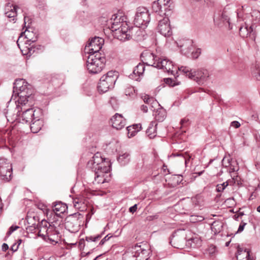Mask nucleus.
I'll use <instances>...</instances> for the list:
<instances>
[{
    "label": "nucleus",
    "instance_id": "obj_1",
    "mask_svg": "<svg viewBox=\"0 0 260 260\" xmlns=\"http://www.w3.org/2000/svg\"><path fill=\"white\" fill-rule=\"evenodd\" d=\"M149 249L145 244H136L129 247L123 254V260H147Z\"/></svg>",
    "mask_w": 260,
    "mask_h": 260
},
{
    "label": "nucleus",
    "instance_id": "obj_2",
    "mask_svg": "<svg viewBox=\"0 0 260 260\" xmlns=\"http://www.w3.org/2000/svg\"><path fill=\"white\" fill-rule=\"evenodd\" d=\"M199 241L197 237L187 238L186 232L184 230H178L172 235L170 240V244L175 248H183L186 245L192 247L193 244L197 243Z\"/></svg>",
    "mask_w": 260,
    "mask_h": 260
},
{
    "label": "nucleus",
    "instance_id": "obj_3",
    "mask_svg": "<svg viewBox=\"0 0 260 260\" xmlns=\"http://www.w3.org/2000/svg\"><path fill=\"white\" fill-rule=\"evenodd\" d=\"M87 166L95 173H108L110 169L109 160L103 158L99 153H95L92 159L88 161Z\"/></svg>",
    "mask_w": 260,
    "mask_h": 260
},
{
    "label": "nucleus",
    "instance_id": "obj_4",
    "mask_svg": "<svg viewBox=\"0 0 260 260\" xmlns=\"http://www.w3.org/2000/svg\"><path fill=\"white\" fill-rule=\"evenodd\" d=\"M119 20L120 18L118 19L117 16H115L114 19V22L112 26L113 35L121 41H124L129 40L132 37V29L128 28L126 22L123 21V19H122L120 26L118 27V20Z\"/></svg>",
    "mask_w": 260,
    "mask_h": 260
},
{
    "label": "nucleus",
    "instance_id": "obj_5",
    "mask_svg": "<svg viewBox=\"0 0 260 260\" xmlns=\"http://www.w3.org/2000/svg\"><path fill=\"white\" fill-rule=\"evenodd\" d=\"M105 58L100 53L90 54L86 61L87 70L90 73L96 74L101 72L104 67Z\"/></svg>",
    "mask_w": 260,
    "mask_h": 260
},
{
    "label": "nucleus",
    "instance_id": "obj_6",
    "mask_svg": "<svg viewBox=\"0 0 260 260\" xmlns=\"http://www.w3.org/2000/svg\"><path fill=\"white\" fill-rule=\"evenodd\" d=\"M119 76V73L115 71H109L100 79L98 88L100 92H105L114 85Z\"/></svg>",
    "mask_w": 260,
    "mask_h": 260
},
{
    "label": "nucleus",
    "instance_id": "obj_7",
    "mask_svg": "<svg viewBox=\"0 0 260 260\" xmlns=\"http://www.w3.org/2000/svg\"><path fill=\"white\" fill-rule=\"evenodd\" d=\"M15 87L19 88L20 92L18 93L19 99L17 101L18 106L20 108H24L26 107V104L29 103V106L32 105V102L31 100L32 99V97L30 95H27L25 93H27V91H25V89L27 90V82L23 79L16 80L15 82Z\"/></svg>",
    "mask_w": 260,
    "mask_h": 260
},
{
    "label": "nucleus",
    "instance_id": "obj_8",
    "mask_svg": "<svg viewBox=\"0 0 260 260\" xmlns=\"http://www.w3.org/2000/svg\"><path fill=\"white\" fill-rule=\"evenodd\" d=\"M178 69L183 74L189 79L196 81L199 84H203L209 77L208 72L205 69L192 72L189 67L183 66L178 68Z\"/></svg>",
    "mask_w": 260,
    "mask_h": 260
},
{
    "label": "nucleus",
    "instance_id": "obj_9",
    "mask_svg": "<svg viewBox=\"0 0 260 260\" xmlns=\"http://www.w3.org/2000/svg\"><path fill=\"white\" fill-rule=\"evenodd\" d=\"M84 219V215L79 213L71 214L65 219L66 228L72 233L77 232L83 224Z\"/></svg>",
    "mask_w": 260,
    "mask_h": 260
},
{
    "label": "nucleus",
    "instance_id": "obj_10",
    "mask_svg": "<svg viewBox=\"0 0 260 260\" xmlns=\"http://www.w3.org/2000/svg\"><path fill=\"white\" fill-rule=\"evenodd\" d=\"M150 21L149 14L148 10L143 7L137 8L135 18V24L138 27L146 26Z\"/></svg>",
    "mask_w": 260,
    "mask_h": 260
},
{
    "label": "nucleus",
    "instance_id": "obj_11",
    "mask_svg": "<svg viewBox=\"0 0 260 260\" xmlns=\"http://www.w3.org/2000/svg\"><path fill=\"white\" fill-rule=\"evenodd\" d=\"M170 0H157L153 2L152 9L155 13H158L157 15L161 17L163 15H168L167 12L171 10Z\"/></svg>",
    "mask_w": 260,
    "mask_h": 260
},
{
    "label": "nucleus",
    "instance_id": "obj_12",
    "mask_svg": "<svg viewBox=\"0 0 260 260\" xmlns=\"http://www.w3.org/2000/svg\"><path fill=\"white\" fill-rule=\"evenodd\" d=\"M12 174V164L7 159L0 158V176L1 178L4 180L9 181L11 179Z\"/></svg>",
    "mask_w": 260,
    "mask_h": 260
},
{
    "label": "nucleus",
    "instance_id": "obj_13",
    "mask_svg": "<svg viewBox=\"0 0 260 260\" xmlns=\"http://www.w3.org/2000/svg\"><path fill=\"white\" fill-rule=\"evenodd\" d=\"M104 43L103 39L94 37L88 42L85 47V52L91 54H95L101 49Z\"/></svg>",
    "mask_w": 260,
    "mask_h": 260
},
{
    "label": "nucleus",
    "instance_id": "obj_14",
    "mask_svg": "<svg viewBox=\"0 0 260 260\" xmlns=\"http://www.w3.org/2000/svg\"><path fill=\"white\" fill-rule=\"evenodd\" d=\"M251 17H252V24L249 26L248 29V26L249 25L248 24V21L245 22L246 26L245 27H241L239 29L240 34L242 37H244L251 33L253 31V26L254 24H256L260 21V12L257 10H254L252 12Z\"/></svg>",
    "mask_w": 260,
    "mask_h": 260
},
{
    "label": "nucleus",
    "instance_id": "obj_15",
    "mask_svg": "<svg viewBox=\"0 0 260 260\" xmlns=\"http://www.w3.org/2000/svg\"><path fill=\"white\" fill-rule=\"evenodd\" d=\"M159 15L156 16L158 20L157 29L158 31L165 37H170L172 35V31L170 26V21L168 17H165L162 19Z\"/></svg>",
    "mask_w": 260,
    "mask_h": 260
},
{
    "label": "nucleus",
    "instance_id": "obj_16",
    "mask_svg": "<svg viewBox=\"0 0 260 260\" xmlns=\"http://www.w3.org/2000/svg\"><path fill=\"white\" fill-rule=\"evenodd\" d=\"M37 35L35 33L26 29L24 31L21 33L17 41V44L19 48H21L20 43L23 42L24 39H26L25 44H28L30 45L31 43H34L37 40Z\"/></svg>",
    "mask_w": 260,
    "mask_h": 260
},
{
    "label": "nucleus",
    "instance_id": "obj_17",
    "mask_svg": "<svg viewBox=\"0 0 260 260\" xmlns=\"http://www.w3.org/2000/svg\"><path fill=\"white\" fill-rule=\"evenodd\" d=\"M156 68L163 70L165 72L171 73L172 75L175 74L176 70H174L175 68L172 62L166 58H159L156 63Z\"/></svg>",
    "mask_w": 260,
    "mask_h": 260
},
{
    "label": "nucleus",
    "instance_id": "obj_18",
    "mask_svg": "<svg viewBox=\"0 0 260 260\" xmlns=\"http://www.w3.org/2000/svg\"><path fill=\"white\" fill-rule=\"evenodd\" d=\"M111 122L113 128L116 129H121L126 125L125 119L120 114H115L111 118Z\"/></svg>",
    "mask_w": 260,
    "mask_h": 260
},
{
    "label": "nucleus",
    "instance_id": "obj_19",
    "mask_svg": "<svg viewBox=\"0 0 260 260\" xmlns=\"http://www.w3.org/2000/svg\"><path fill=\"white\" fill-rule=\"evenodd\" d=\"M20 109L21 111H23L21 114V117L23 121L28 122L32 120V119L34 120L35 119L38 118L35 116L36 111L34 110V109H26L25 107H21Z\"/></svg>",
    "mask_w": 260,
    "mask_h": 260
},
{
    "label": "nucleus",
    "instance_id": "obj_20",
    "mask_svg": "<svg viewBox=\"0 0 260 260\" xmlns=\"http://www.w3.org/2000/svg\"><path fill=\"white\" fill-rule=\"evenodd\" d=\"M73 204L75 208L81 211L87 209V201L83 196L75 198L73 200Z\"/></svg>",
    "mask_w": 260,
    "mask_h": 260
},
{
    "label": "nucleus",
    "instance_id": "obj_21",
    "mask_svg": "<svg viewBox=\"0 0 260 260\" xmlns=\"http://www.w3.org/2000/svg\"><path fill=\"white\" fill-rule=\"evenodd\" d=\"M142 57L147 65L156 67L157 61L159 58L155 56L153 53L150 52L143 53Z\"/></svg>",
    "mask_w": 260,
    "mask_h": 260
},
{
    "label": "nucleus",
    "instance_id": "obj_22",
    "mask_svg": "<svg viewBox=\"0 0 260 260\" xmlns=\"http://www.w3.org/2000/svg\"><path fill=\"white\" fill-rule=\"evenodd\" d=\"M237 260H253V257L250 255L249 252L238 246L237 247Z\"/></svg>",
    "mask_w": 260,
    "mask_h": 260
},
{
    "label": "nucleus",
    "instance_id": "obj_23",
    "mask_svg": "<svg viewBox=\"0 0 260 260\" xmlns=\"http://www.w3.org/2000/svg\"><path fill=\"white\" fill-rule=\"evenodd\" d=\"M67 209V205L61 202L55 203L53 207V211L57 215L64 213Z\"/></svg>",
    "mask_w": 260,
    "mask_h": 260
},
{
    "label": "nucleus",
    "instance_id": "obj_24",
    "mask_svg": "<svg viewBox=\"0 0 260 260\" xmlns=\"http://www.w3.org/2000/svg\"><path fill=\"white\" fill-rule=\"evenodd\" d=\"M177 44L180 48H184V49H188L189 50L196 48L193 41L190 39H183L180 40L177 42Z\"/></svg>",
    "mask_w": 260,
    "mask_h": 260
},
{
    "label": "nucleus",
    "instance_id": "obj_25",
    "mask_svg": "<svg viewBox=\"0 0 260 260\" xmlns=\"http://www.w3.org/2000/svg\"><path fill=\"white\" fill-rule=\"evenodd\" d=\"M127 136L129 138L132 137L140 131L141 129V125L140 124H134L132 126H127Z\"/></svg>",
    "mask_w": 260,
    "mask_h": 260
},
{
    "label": "nucleus",
    "instance_id": "obj_26",
    "mask_svg": "<svg viewBox=\"0 0 260 260\" xmlns=\"http://www.w3.org/2000/svg\"><path fill=\"white\" fill-rule=\"evenodd\" d=\"M156 125L157 124L154 122L149 124L146 131V134L150 139H153L156 136Z\"/></svg>",
    "mask_w": 260,
    "mask_h": 260
},
{
    "label": "nucleus",
    "instance_id": "obj_27",
    "mask_svg": "<svg viewBox=\"0 0 260 260\" xmlns=\"http://www.w3.org/2000/svg\"><path fill=\"white\" fill-rule=\"evenodd\" d=\"M43 125V122L41 120L38 119L34 121L30 125V129L33 133L39 132Z\"/></svg>",
    "mask_w": 260,
    "mask_h": 260
},
{
    "label": "nucleus",
    "instance_id": "obj_28",
    "mask_svg": "<svg viewBox=\"0 0 260 260\" xmlns=\"http://www.w3.org/2000/svg\"><path fill=\"white\" fill-rule=\"evenodd\" d=\"M17 7L16 6H11L9 4L6 6V10L7 11L5 13L6 16L8 18H13L16 15V9Z\"/></svg>",
    "mask_w": 260,
    "mask_h": 260
},
{
    "label": "nucleus",
    "instance_id": "obj_29",
    "mask_svg": "<svg viewBox=\"0 0 260 260\" xmlns=\"http://www.w3.org/2000/svg\"><path fill=\"white\" fill-rule=\"evenodd\" d=\"M142 98L146 104L151 105V107L153 108L154 106H160L158 102L154 99L152 96H150L149 95L144 94L142 95Z\"/></svg>",
    "mask_w": 260,
    "mask_h": 260
},
{
    "label": "nucleus",
    "instance_id": "obj_30",
    "mask_svg": "<svg viewBox=\"0 0 260 260\" xmlns=\"http://www.w3.org/2000/svg\"><path fill=\"white\" fill-rule=\"evenodd\" d=\"M27 223L29 225L35 226L38 221V217L28 212L26 218Z\"/></svg>",
    "mask_w": 260,
    "mask_h": 260
},
{
    "label": "nucleus",
    "instance_id": "obj_31",
    "mask_svg": "<svg viewBox=\"0 0 260 260\" xmlns=\"http://www.w3.org/2000/svg\"><path fill=\"white\" fill-rule=\"evenodd\" d=\"M107 173H95L94 181L93 183L94 184H100L103 183L106 181V178L105 177V175Z\"/></svg>",
    "mask_w": 260,
    "mask_h": 260
},
{
    "label": "nucleus",
    "instance_id": "obj_32",
    "mask_svg": "<svg viewBox=\"0 0 260 260\" xmlns=\"http://www.w3.org/2000/svg\"><path fill=\"white\" fill-rule=\"evenodd\" d=\"M157 120L162 121L166 116V113L163 108H160L159 110H157L155 114Z\"/></svg>",
    "mask_w": 260,
    "mask_h": 260
},
{
    "label": "nucleus",
    "instance_id": "obj_33",
    "mask_svg": "<svg viewBox=\"0 0 260 260\" xmlns=\"http://www.w3.org/2000/svg\"><path fill=\"white\" fill-rule=\"evenodd\" d=\"M145 71V66L143 63H139L135 67L133 73L135 75L140 76L142 75Z\"/></svg>",
    "mask_w": 260,
    "mask_h": 260
},
{
    "label": "nucleus",
    "instance_id": "obj_34",
    "mask_svg": "<svg viewBox=\"0 0 260 260\" xmlns=\"http://www.w3.org/2000/svg\"><path fill=\"white\" fill-rule=\"evenodd\" d=\"M225 167L229 168L230 172H234L239 170L238 163L236 160H231L229 165H225Z\"/></svg>",
    "mask_w": 260,
    "mask_h": 260
},
{
    "label": "nucleus",
    "instance_id": "obj_35",
    "mask_svg": "<svg viewBox=\"0 0 260 260\" xmlns=\"http://www.w3.org/2000/svg\"><path fill=\"white\" fill-rule=\"evenodd\" d=\"M20 49L23 55L30 56L34 52V49L32 47L27 48V49H25L22 45H20Z\"/></svg>",
    "mask_w": 260,
    "mask_h": 260
},
{
    "label": "nucleus",
    "instance_id": "obj_36",
    "mask_svg": "<svg viewBox=\"0 0 260 260\" xmlns=\"http://www.w3.org/2000/svg\"><path fill=\"white\" fill-rule=\"evenodd\" d=\"M173 155L174 156H181L185 159V163L186 165L191 158V156H190L187 152H178L176 153H173Z\"/></svg>",
    "mask_w": 260,
    "mask_h": 260
},
{
    "label": "nucleus",
    "instance_id": "obj_37",
    "mask_svg": "<svg viewBox=\"0 0 260 260\" xmlns=\"http://www.w3.org/2000/svg\"><path fill=\"white\" fill-rule=\"evenodd\" d=\"M228 183L223 182L222 184H217L216 186V190L217 192H222L228 186Z\"/></svg>",
    "mask_w": 260,
    "mask_h": 260
},
{
    "label": "nucleus",
    "instance_id": "obj_38",
    "mask_svg": "<svg viewBox=\"0 0 260 260\" xmlns=\"http://www.w3.org/2000/svg\"><path fill=\"white\" fill-rule=\"evenodd\" d=\"M180 124L181 129L187 127L189 125V119L186 118L182 119L180 121Z\"/></svg>",
    "mask_w": 260,
    "mask_h": 260
},
{
    "label": "nucleus",
    "instance_id": "obj_39",
    "mask_svg": "<svg viewBox=\"0 0 260 260\" xmlns=\"http://www.w3.org/2000/svg\"><path fill=\"white\" fill-rule=\"evenodd\" d=\"M218 222H214L211 226V229L212 231H214V229L216 232L220 231L221 229L222 228V226L219 225Z\"/></svg>",
    "mask_w": 260,
    "mask_h": 260
},
{
    "label": "nucleus",
    "instance_id": "obj_40",
    "mask_svg": "<svg viewBox=\"0 0 260 260\" xmlns=\"http://www.w3.org/2000/svg\"><path fill=\"white\" fill-rule=\"evenodd\" d=\"M128 157H129V154L128 153H125L122 155H120L118 158V160L120 162H122L124 160V159H127V160H129Z\"/></svg>",
    "mask_w": 260,
    "mask_h": 260
},
{
    "label": "nucleus",
    "instance_id": "obj_41",
    "mask_svg": "<svg viewBox=\"0 0 260 260\" xmlns=\"http://www.w3.org/2000/svg\"><path fill=\"white\" fill-rule=\"evenodd\" d=\"M201 53V49L200 48L196 49V51L192 52L191 55L192 58H197Z\"/></svg>",
    "mask_w": 260,
    "mask_h": 260
},
{
    "label": "nucleus",
    "instance_id": "obj_42",
    "mask_svg": "<svg viewBox=\"0 0 260 260\" xmlns=\"http://www.w3.org/2000/svg\"><path fill=\"white\" fill-rule=\"evenodd\" d=\"M208 251L209 252V254L211 256H212L215 253L216 251V248L214 245H211L209 247Z\"/></svg>",
    "mask_w": 260,
    "mask_h": 260
},
{
    "label": "nucleus",
    "instance_id": "obj_43",
    "mask_svg": "<svg viewBox=\"0 0 260 260\" xmlns=\"http://www.w3.org/2000/svg\"><path fill=\"white\" fill-rule=\"evenodd\" d=\"M19 226L17 225H12L9 231L7 233V235L8 236H10L13 232L16 231V230L19 229Z\"/></svg>",
    "mask_w": 260,
    "mask_h": 260
},
{
    "label": "nucleus",
    "instance_id": "obj_44",
    "mask_svg": "<svg viewBox=\"0 0 260 260\" xmlns=\"http://www.w3.org/2000/svg\"><path fill=\"white\" fill-rule=\"evenodd\" d=\"M231 176L234 180V183H235L236 185H239L241 180L240 177L238 175H235V174L231 175Z\"/></svg>",
    "mask_w": 260,
    "mask_h": 260
},
{
    "label": "nucleus",
    "instance_id": "obj_45",
    "mask_svg": "<svg viewBox=\"0 0 260 260\" xmlns=\"http://www.w3.org/2000/svg\"><path fill=\"white\" fill-rule=\"evenodd\" d=\"M135 92V90L133 87H128L126 89H125V93L126 95H131V94H133Z\"/></svg>",
    "mask_w": 260,
    "mask_h": 260
},
{
    "label": "nucleus",
    "instance_id": "obj_46",
    "mask_svg": "<svg viewBox=\"0 0 260 260\" xmlns=\"http://www.w3.org/2000/svg\"><path fill=\"white\" fill-rule=\"evenodd\" d=\"M231 125L233 127H234L235 128H237L240 126L241 124L238 121H234L232 122Z\"/></svg>",
    "mask_w": 260,
    "mask_h": 260
},
{
    "label": "nucleus",
    "instance_id": "obj_47",
    "mask_svg": "<svg viewBox=\"0 0 260 260\" xmlns=\"http://www.w3.org/2000/svg\"><path fill=\"white\" fill-rule=\"evenodd\" d=\"M230 163V159L229 158H223L222 161V164L223 166L225 167V165H229Z\"/></svg>",
    "mask_w": 260,
    "mask_h": 260
},
{
    "label": "nucleus",
    "instance_id": "obj_48",
    "mask_svg": "<svg viewBox=\"0 0 260 260\" xmlns=\"http://www.w3.org/2000/svg\"><path fill=\"white\" fill-rule=\"evenodd\" d=\"M246 224V223L242 222L239 226L238 232H241L242 231H243V230L244 229V226H245Z\"/></svg>",
    "mask_w": 260,
    "mask_h": 260
},
{
    "label": "nucleus",
    "instance_id": "obj_49",
    "mask_svg": "<svg viewBox=\"0 0 260 260\" xmlns=\"http://www.w3.org/2000/svg\"><path fill=\"white\" fill-rule=\"evenodd\" d=\"M221 18L223 20V21H227L228 22V23H229V18H228V16L225 14V13L223 12L221 14Z\"/></svg>",
    "mask_w": 260,
    "mask_h": 260
},
{
    "label": "nucleus",
    "instance_id": "obj_50",
    "mask_svg": "<svg viewBox=\"0 0 260 260\" xmlns=\"http://www.w3.org/2000/svg\"><path fill=\"white\" fill-rule=\"evenodd\" d=\"M137 209V204H135L134 206L131 207L129 209V212L132 213L135 212Z\"/></svg>",
    "mask_w": 260,
    "mask_h": 260
},
{
    "label": "nucleus",
    "instance_id": "obj_51",
    "mask_svg": "<svg viewBox=\"0 0 260 260\" xmlns=\"http://www.w3.org/2000/svg\"><path fill=\"white\" fill-rule=\"evenodd\" d=\"M224 183H228V185H233L236 184L235 183H234V180H233V178L231 179H229Z\"/></svg>",
    "mask_w": 260,
    "mask_h": 260
},
{
    "label": "nucleus",
    "instance_id": "obj_52",
    "mask_svg": "<svg viewBox=\"0 0 260 260\" xmlns=\"http://www.w3.org/2000/svg\"><path fill=\"white\" fill-rule=\"evenodd\" d=\"M18 248V245H17L16 244H13L11 247V249L13 251H16L17 250Z\"/></svg>",
    "mask_w": 260,
    "mask_h": 260
},
{
    "label": "nucleus",
    "instance_id": "obj_53",
    "mask_svg": "<svg viewBox=\"0 0 260 260\" xmlns=\"http://www.w3.org/2000/svg\"><path fill=\"white\" fill-rule=\"evenodd\" d=\"M101 237L100 236H98L96 237H91L90 238H91V240H92L93 241H96L100 240Z\"/></svg>",
    "mask_w": 260,
    "mask_h": 260
},
{
    "label": "nucleus",
    "instance_id": "obj_54",
    "mask_svg": "<svg viewBox=\"0 0 260 260\" xmlns=\"http://www.w3.org/2000/svg\"><path fill=\"white\" fill-rule=\"evenodd\" d=\"M90 212H89L87 215V217H91V216L94 213V211H93V208H90Z\"/></svg>",
    "mask_w": 260,
    "mask_h": 260
},
{
    "label": "nucleus",
    "instance_id": "obj_55",
    "mask_svg": "<svg viewBox=\"0 0 260 260\" xmlns=\"http://www.w3.org/2000/svg\"><path fill=\"white\" fill-rule=\"evenodd\" d=\"M141 109L144 112H147L148 111V107L146 106L143 105L141 106Z\"/></svg>",
    "mask_w": 260,
    "mask_h": 260
},
{
    "label": "nucleus",
    "instance_id": "obj_56",
    "mask_svg": "<svg viewBox=\"0 0 260 260\" xmlns=\"http://www.w3.org/2000/svg\"><path fill=\"white\" fill-rule=\"evenodd\" d=\"M2 247H3V249L4 251H6L9 248V247H8V245L7 244H6V243H4L3 244Z\"/></svg>",
    "mask_w": 260,
    "mask_h": 260
},
{
    "label": "nucleus",
    "instance_id": "obj_57",
    "mask_svg": "<svg viewBox=\"0 0 260 260\" xmlns=\"http://www.w3.org/2000/svg\"><path fill=\"white\" fill-rule=\"evenodd\" d=\"M106 238H107V236H106V237H105L104 238H103V239L100 241V245H103V244H104L105 242L106 241H107V240H108V239H109V238H108V239H107Z\"/></svg>",
    "mask_w": 260,
    "mask_h": 260
},
{
    "label": "nucleus",
    "instance_id": "obj_58",
    "mask_svg": "<svg viewBox=\"0 0 260 260\" xmlns=\"http://www.w3.org/2000/svg\"><path fill=\"white\" fill-rule=\"evenodd\" d=\"M38 235L39 236H42V237H45V235L43 233H42V230H40L39 232H38Z\"/></svg>",
    "mask_w": 260,
    "mask_h": 260
},
{
    "label": "nucleus",
    "instance_id": "obj_59",
    "mask_svg": "<svg viewBox=\"0 0 260 260\" xmlns=\"http://www.w3.org/2000/svg\"><path fill=\"white\" fill-rule=\"evenodd\" d=\"M20 45H22L23 46V47L25 48V49H27V48H29L28 46L23 44V42L22 43H20Z\"/></svg>",
    "mask_w": 260,
    "mask_h": 260
},
{
    "label": "nucleus",
    "instance_id": "obj_60",
    "mask_svg": "<svg viewBox=\"0 0 260 260\" xmlns=\"http://www.w3.org/2000/svg\"><path fill=\"white\" fill-rule=\"evenodd\" d=\"M204 171H201L200 172H199V173H195L194 174H198L199 176H200L201 174H203Z\"/></svg>",
    "mask_w": 260,
    "mask_h": 260
},
{
    "label": "nucleus",
    "instance_id": "obj_61",
    "mask_svg": "<svg viewBox=\"0 0 260 260\" xmlns=\"http://www.w3.org/2000/svg\"><path fill=\"white\" fill-rule=\"evenodd\" d=\"M230 243V241L226 242L225 243V246H226V247L229 246Z\"/></svg>",
    "mask_w": 260,
    "mask_h": 260
},
{
    "label": "nucleus",
    "instance_id": "obj_62",
    "mask_svg": "<svg viewBox=\"0 0 260 260\" xmlns=\"http://www.w3.org/2000/svg\"><path fill=\"white\" fill-rule=\"evenodd\" d=\"M257 211L260 213V205L257 207Z\"/></svg>",
    "mask_w": 260,
    "mask_h": 260
},
{
    "label": "nucleus",
    "instance_id": "obj_63",
    "mask_svg": "<svg viewBox=\"0 0 260 260\" xmlns=\"http://www.w3.org/2000/svg\"><path fill=\"white\" fill-rule=\"evenodd\" d=\"M21 241H22V240H19V241H18V246L21 244Z\"/></svg>",
    "mask_w": 260,
    "mask_h": 260
},
{
    "label": "nucleus",
    "instance_id": "obj_64",
    "mask_svg": "<svg viewBox=\"0 0 260 260\" xmlns=\"http://www.w3.org/2000/svg\"><path fill=\"white\" fill-rule=\"evenodd\" d=\"M24 23L25 24L26 23V22H25V21H26V17H24Z\"/></svg>",
    "mask_w": 260,
    "mask_h": 260
}]
</instances>
